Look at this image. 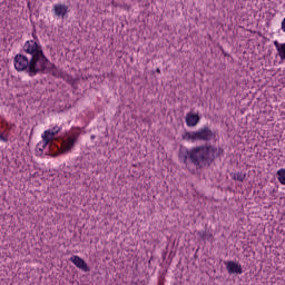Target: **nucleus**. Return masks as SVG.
<instances>
[{"instance_id": "1", "label": "nucleus", "mask_w": 285, "mask_h": 285, "mask_svg": "<svg viewBox=\"0 0 285 285\" xmlns=\"http://www.w3.org/2000/svg\"><path fill=\"white\" fill-rule=\"evenodd\" d=\"M24 52L29 55V58L24 55L18 53L14 56V68L18 72H27L29 77H37L39 72L45 73L48 70V63L50 60L43 53L41 45L35 40H28L23 46Z\"/></svg>"}, {"instance_id": "2", "label": "nucleus", "mask_w": 285, "mask_h": 285, "mask_svg": "<svg viewBox=\"0 0 285 285\" xmlns=\"http://www.w3.org/2000/svg\"><path fill=\"white\" fill-rule=\"evenodd\" d=\"M224 155V148H218L213 145H202L194 147L190 150L180 148L178 157L184 164H193L196 168L209 167L217 157Z\"/></svg>"}, {"instance_id": "3", "label": "nucleus", "mask_w": 285, "mask_h": 285, "mask_svg": "<svg viewBox=\"0 0 285 285\" xmlns=\"http://www.w3.org/2000/svg\"><path fill=\"white\" fill-rule=\"evenodd\" d=\"M216 135L208 127H203L199 130L195 131L196 141H213Z\"/></svg>"}, {"instance_id": "4", "label": "nucleus", "mask_w": 285, "mask_h": 285, "mask_svg": "<svg viewBox=\"0 0 285 285\" xmlns=\"http://www.w3.org/2000/svg\"><path fill=\"white\" fill-rule=\"evenodd\" d=\"M75 144H77V135L69 136L68 139H61V153H69L75 148Z\"/></svg>"}, {"instance_id": "5", "label": "nucleus", "mask_w": 285, "mask_h": 285, "mask_svg": "<svg viewBox=\"0 0 285 285\" xmlns=\"http://www.w3.org/2000/svg\"><path fill=\"white\" fill-rule=\"evenodd\" d=\"M70 262H72V264H75L77 268H80V271H83L85 273H88V271H90V268H88V264L86 263V261H83V258L79 256H72L70 258Z\"/></svg>"}, {"instance_id": "6", "label": "nucleus", "mask_w": 285, "mask_h": 285, "mask_svg": "<svg viewBox=\"0 0 285 285\" xmlns=\"http://www.w3.org/2000/svg\"><path fill=\"white\" fill-rule=\"evenodd\" d=\"M53 12L56 17H60L63 19L66 14H68V6L66 4H55L53 6Z\"/></svg>"}, {"instance_id": "7", "label": "nucleus", "mask_w": 285, "mask_h": 285, "mask_svg": "<svg viewBox=\"0 0 285 285\" xmlns=\"http://www.w3.org/2000/svg\"><path fill=\"white\" fill-rule=\"evenodd\" d=\"M52 75V77H63V72H61L59 69H57V66L55 63L50 62L47 65V70L43 75L46 73Z\"/></svg>"}, {"instance_id": "8", "label": "nucleus", "mask_w": 285, "mask_h": 285, "mask_svg": "<svg viewBox=\"0 0 285 285\" xmlns=\"http://www.w3.org/2000/svg\"><path fill=\"white\" fill-rule=\"evenodd\" d=\"M199 115L197 114H187L186 115V124L187 126L189 127H193V126H197V124H199Z\"/></svg>"}, {"instance_id": "9", "label": "nucleus", "mask_w": 285, "mask_h": 285, "mask_svg": "<svg viewBox=\"0 0 285 285\" xmlns=\"http://www.w3.org/2000/svg\"><path fill=\"white\" fill-rule=\"evenodd\" d=\"M227 271L229 275H233L235 273L242 274V266H239L237 263L230 261L227 263Z\"/></svg>"}, {"instance_id": "10", "label": "nucleus", "mask_w": 285, "mask_h": 285, "mask_svg": "<svg viewBox=\"0 0 285 285\" xmlns=\"http://www.w3.org/2000/svg\"><path fill=\"white\" fill-rule=\"evenodd\" d=\"M197 235H198L199 239H202L203 242H206V239L208 242H213V234H210V232H208V230L197 232Z\"/></svg>"}, {"instance_id": "11", "label": "nucleus", "mask_w": 285, "mask_h": 285, "mask_svg": "<svg viewBox=\"0 0 285 285\" xmlns=\"http://www.w3.org/2000/svg\"><path fill=\"white\" fill-rule=\"evenodd\" d=\"M50 144L49 139H47L46 136H42V142H39L37 145V148L40 150V153H43L46 148H48V145Z\"/></svg>"}, {"instance_id": "12", "label": "nucleus", "mask_w": 285, "mask_h": 285, "mask_svg": "<svg viewBox=\"0 0 285 285\" xmlns=\"http://www.w3.org/2000/svg\"><path fill=\"white\" fill-rule=\"evenodd\" d=\"M183 139H186L187 141H197V138L195 136V131H186L184 135H183Z\"/></svg>"}, {"instance_id": "13", "label": "nucleus", "mask_w": 285, "mask_h": 285, "mask_svg": "<svg viewBox=\"0 0 285 285\" xmlns=\"http://www.w3.org/2000/svg\"><path fill=\"white\" fill-rule=\"evenodd\" d=\"M277 179L283 186H285V169H279L277 173Z\"/></svg>"}, {"instance_id": "14", "label": "nucleus", "mask_w": 285, "mask_h": 285, "mask_svg": "<svg viewBox=\"0 0 285 285\" xmlns=\"http://www.w3.org/2000/svg\"><path fill=\"white\" fill-rule=\"evenodd\" d=\"M55 135H57L52 129H48L45 131V134L42 135V137H47V139H52V137H55Z\"/></svg>"}, {"instance_id": "15", "label": "nucleus", "mask_w": 285, "mask_h": 285, "mask_svg": "<svg viewBox=\"0 0 285 285\" xmlns=\"http://www.w3.org/2000/svg\"><path fill=\"white\" fill-rule=\"evenodd\" d=\"M234 179H236L237 181H244V179H246V174H242V173H237L234 174Z\"/></svg>"}, {"instance_id": "16", "label": "nucleus", "mask_w": 285, "mask_h": 285, "mask_svg": "<svg viewBox=\"0 0 285 285\" xmlns=\"http://www.w3.org/2000/svg\"><path fill=\"white\" fill-rule=\"evenodd\" d=\"M274 46H275L278 55L281 56L282 55V48H284V43L279 45V42L276 40V41H274Z\"/></svg>"}, {"instance_id": "17", "label": "nucleus", "mask_w": 285, "mask_h": 285, "mask_svg": "<svg viewBox=\"0 0 285 285\" xmlns=\"http://www.w3.org/2000/svg\"><path fill=\"white\" fill-rule=\"evenodd\" d=\"M281 59H285V43H283L282 52H281Z\"/></svg>"}, {"instance_id": "18", "label": "nucleus", "mask_w": 285, "mask_h": 285, "mask_svg": "<svg viewBox=\"0 0 285 285\" xmlns=\"http://www.w3.org/2000/svg\"><path fill=\"white\" fill-rule=\"evenodd\" d=\"M51 130H52L53 132H56V135H58V134L60 132L61 128L56 126V127H53Z\"/></svg>"}, {"instance_id": "19", "label": "nucleus", "mask_w": 285, "mask_h": 285, "mask_svg": "<svg viewBox=\"0 0 285 285\" xmlns=\"http://www.w3.org/2000/svg\"><path fill=\"white\" fill-rule=\"evenodd\" d=\"M282 30H283V32H285V18L282 21Z\"/></svg>"}, {"instance_id": "20", "label": "nucleus", "mask_w": 285, "mask_h": 285, "mask_svg": "<svg viewBox=\"0 0 285 285\" xmlns=\"http://www.w3.org/2000/svg\"><path fill=\"white\" fill-rule=\"evenodd\" d=\"M0 141H8V138L3 137V135L0 134Z\"/></svg>"}, {"instance_id": "21", "label": "nucleus", "mask_w": 285, "mask_h": 285, "mask_svg": "<svg viewBox=\"0 0 285 285\" xmlns=\"http://www.w3.org/2000/svg\"><path fill=\"white\" fill-rule=\"evenodd\" d=\"M156 72H157L158 75H161V69L157 68V69H156Z\"/></svg>"}, {"instance_id": "22", "label": "nucleus", "mask_w": 285, "mask_h": 285, "mask_svg": "<svg viewBox=\"0 0 285 285\" xmlns=\"http://www.w3.org/2000/svg\"><path fill=\"white\" fill-rule=\"evenodd\" d=\"M90 139H95V135H92V136L90 137Z\"/></svg>"}]
</instances>
